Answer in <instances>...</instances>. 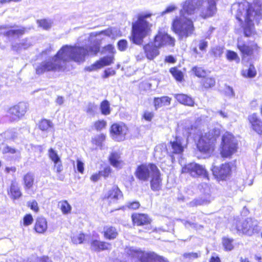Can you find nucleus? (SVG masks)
Returning <instances> with one entry per match:
<instances>
[{
    "label": "nucleus",
    "instance_id": "58836bf2",
    "mask_svg": "<svg viewBox=\"0 0 262 262\" xmlns=\"http://www.w3.org/2000/svg\"><path fill=\"white\" fill-rule=\"evenodd\" d=\"M25 32L24 28H19L15 29L10 30L7 32L9 36H19L23 34Z\"/></svg>",
    "mask_w": 262,
    "mask_h": 262
},
{
    "label": "nucleus",
    "instance_id": "9b49d317",
    "mask_svg": "<svg viewBox=\"0 0 262 262\" xmlns=\"http://www.w3.org/2000/svg\"><path fill=\"white\" fill-rule=\"evenodd\" d=\"M128 132V127L123 122L113 124L110 128V134L112 138L116 141H122L125 140Z\"/></svg>",
    "mask_w": 262,
    "mask_h": 262
},
{
    "label": "nucleus",
    "instance_id": "7c9ffc66",
    "mask_svg": "<svg viewBox=\"0 0 262 262\" xmlns=\"http://www.w3.org/2000/svg\"><path fill=\"white\" fill-rule=\"evenodd\" d=\"M237 48L243 55H250L253 53L254 46H248L238 40Z\"/></svg>",
    "mask_w": 262,
    "mask_h": 262
},
{
    "label": "nucleus",
    "instance_id": "69168bd1",
    "mask_svg": "<svg viewBox=\"0 0 262 262\" xmlns=\"http://www.w3.org/2000/svg\"><path fill=\"white\" fill-rule=\"evenodd\" d=\"M112 169L110 167H105L104 170L100 172L101 175L105 178L107 177L111 173Z\"/></svg>",
    "mask_w": 262,
    "mask_h": 262
},
{
    "label": "nucleus",
    "instance_id": "49530a36",
    "mask_svg": "<svg viewBox=\"0 0 262 262\" xmlns=\"http://www.w3.org/2000/svg\"><path fill=\"white\" fill-rule=\"evenodd\" d=\"M48 154L50 159L53 162H57L60 160V159L58 155H57V152L54 150L53 148H50L49 150Z\"/></svg>",
    "mask_w": 262,
    "mask_h": 262
},
{
    "label": "nucleus",
    "instance_id": "c756f323",
    "mask_svg": "<svg viewBox=\"0 0 262 262\" xmlns=\"http://www.w3.org/2000/svg\"><path fill=\"white\" fill-rule=\"evenodd\" d=\"M11 198L13 200L19 199L21 196V192L18 185L15 183L11 184L9 192Z\"/></svg>",
    "mask_w": 262,
    "mask_h": 262
},
{
    "label": "nucleus",
    "instance_id": "680f3d73",
    "mask_svg": "<svg viewBox=\"0 0 262 262\" xmlns=\"http://www.w3.org/2000/svg\"><path fill=\"white\" fill-rule=\"evenodd\" d=\"M116 72L115 70H112L111 69H108L104 71V74L103 76V78H107L109 76H113L115 75Z\"/></svg>",
    "mask_w": 262,
    "mask_h": 262
},
{
    "label": "nucleus",
    "instance_id": "ddd939ff",
    "mask_svg": "<svg viewBox=\"0 0 262 262\" xmlns=\"http://www.w3.org/2000/svg\"><path fill=\"white\" fill-rule=\"evenodd\" d=\"M204 2L198 10H200V16L204 19L213 16L216 11V0H204Z\"/></svg>",
    "mask_w": 262,
    "mask_h": 262
},
{
    "label": "nucleus",
    "instance_id": "f8f14e48",
    "mask_svg": "<svg viewBox=\"0 0 262 262\" xmlns=\"http://www.w3.org/2000/svg\"><path fill=\"white\" fill-rule=\"evenodd\" d=\"M28 110V105L25 102H19L9 108L8 116L12 121H17L21 119Z\"/></svg>",
    "mask_w": 262,
    "mask_h": 262
},
{
    "label": "nucleus",
    "instance_id": "09e8293b",
    "mask_svg": "<svg viewBox=\"0 0 262 262\" xmlns=\"http://www.w3.org/2000/svg\"><path fill=\"white\" fill-rule=\"evenodd\" d=\"M94 126L96 130H101L105 128L106 122L104 120H98L94 122Z\"/></svg>",
    "mask_w": 262,
    "mask_h": 262
},
{
    "label": "nucleus",
    "instance_id": "a878e982",
    "mask_svg": "<svg viewBox=\"0 0 262 262\" xmlns=\"http://www.w3.org/2000/svg\"><path fill=\"white\" fill-rule=\"evenodd\" d=\"M174 98L180 103L185 105L192 106L194 104L192 98L187 95L183 94H175Z\"/></svg>",
    "mask_w": 262,
    "mask_h": 262
},
{
    "label": "nucleus",
    "instance_id": "c85d7f7f",
    "mask_svg": "<svg viewBox=\"0 0 262 262\" xmlns=\"http://www.w3.org/2000/svg\"><path fill=\"white\" fill-rule=\"evenodd\" d=\"M103 234L105 238L113 239L118 235L116 229L112 226H105L103 229Z\"/></svg>",
    "mask_w": 262,
    "mask_h": 262
},
{
    "label": "nucleus",
    "instance_id": "0eeeda50",
    "mask_svg": "<svg viewBox=\"0 0 262 262\" xmlns=\"http://www.w3.org/2000/svg\"><path fill=\"white\" fill-rule=\"evenodd\" d=\"M238 148V142L236 138L229 132L225 133L222 137L220 152L223 158H230Z\"/></svg>",
    "mask_w": 262,
    "mask_h": 262
},
{
    "label": "nucleus",
    "instance_id": "c9c22d12",
    "mask_svg": "<svg viewBox=\"0 0 262 262\" xmlns=\"http://www.w3.org/2000/svg\"><path fill=\"white\" fill-rule=\"evenodd\" d=\"M85 239V235L81 232L74 233L71 236V240L74 244H82Z\"/></svg>",
    "mask_w": 262,
    "mask_h": 262
},
{
    "label": "nucleus",
    "instance_id": "9d476101",
    "mask_svg": "<svg viewBox=\"0 0 262 262\" xmlns=\"http://www.w3.org/2000/svg\"><path fill=\"white\" fill-rule=\"evenodd\" d=\"M182 173H188L193 177L202 176L208 179V174L205 167L195 163H190L182 168Z\"/></svg>",
    "mask_w": 262,
    "mask_h": 262
},
{
    "label": "nucleus",
    "instance_id": "a19ab883",
    "mask_svg": "<svg viewBox=\"0 0 262 262\" xmlns=\"http://www.w3.org/2000/svg\"><path fill=\"white\" fill-rule=\"evenodd\" d=\"M109 37L112 38H115L116 37L121 36V31L117 28L111 27L108 28Z\"/></svg>",
    "mask_w": 262,
    "mask_h": 262
},
{
    "label": "nucleus",
    "instance_id": "864d4df0",
    "mask_svg": "<svg viewBox=\"0 0 262 262\" xmlns=\"http://www.w3.org/2000/svg\"><path fill=\"white\" fill-rule=\"evenodd\" d=\"M106 136L104 134H101L96 136L94 139V142L97 146H101L102 142L105 140Z\"/></svg>",
    "mask_w": 262,
    "mask_h": 262
},
{
    "label": "nucleus",
    "instance_id": "1a4fd4ad",
    "mask_svg": "<svg viewBox=\"0 0 262 262\" xmlns=\"http://www.w3.org/2000/svg\"><path fill=\"white\" fill-rule=\"evenodd\" d=\"M158 169L154 164L148 163L138 166L135 172L136 177L140 181L146 182Z\"/></svg>",
    "mask_w": 262,
    "mask_h": 262
},
{
    "label": "nucleus",
    "instance_id": "f257e3e1",
    "mask_svg": "<svg viewBox=\"0 0 262 262\" xmlns=\"http://www.w3.org/2000/svg\"><path fill=\"white\" fill-rule=\"evenodd\" d=\"M100 50L98 45L90 47H79L65 45L57 54L47 60L43 61L36 67V73L41 75L47 72L64 71L70 61L83 62L89 55H95Z\"/></svg>",
    "mask_w": 262,
    "mask_h": 262
},
{
    "label": "nucleus",
    "instance_id": "338daca9",
    "mask_svg": "<svg viewBox=\"0 0 262 262\" xmlns=\"http://www.w3.org/2000/svg\"><path fill=\"white\" fill-rule=\"evenodd\" d=\"M101 176L100 172L94 173L91 176L90 180L94 182H97L100 179Z\"/></svg>",
    "mask_w": 262,
    "mask_h": 262
},
{
    "label": "nucleus",
    "instance_id": "79ce46f5",
    "mask_svg": "<svg viewBox=\"0 0 262 262\" xmlns=\"http://www.w3.org/2000/svg\"><path fill=\"white\" fill-rule=\"evenodd\" d=\"M100 110L102 114L107 115L110 114V104L107 101H103L100 105Z\"/></svg>",
    "mask_w": 262,
    "mask_h": 262
},
{
    "label": "nucleus",
    "instance_id": "423d86ee",
    "mask_svg": "<svg viewBox=\"0 0 262 262\" xmlns=\"http://www.w3.org/2000/svg\"><path fill=\"white\" fill-rule=\"evenodd\" d=\"M220 135V129L213 127L203 133L198 141L197 147L203 153L210 154L214 149L217 138Z\"/></svg>",
    "mask_w": 262,
    "mask_h": 262
},
{
    "label": "nucleus",
    "instance_id": "8fccbe9b",
    "mask_svg": "<svg viewBox=\"0 0 262 262\" xmlns=\"http://www.w3.org/2000/svg\"><path fill=\"white\" fill-rule=\"evenodd\" d=\"M37 24L40 27L45 30L49 29L51 27V23L46 19L38 20Z\"/></svg>",
    "mask_w": 262,
    "mask_h": 262
},
{
    "label": "nucleus",
    "instance_id": "0e129e2a",
    "mask_svg": "<svg viewBox=\"0 0 262 262\" xmlns=\"http://www.w3.org/2000/svg\"><path fill=\"white\" fill-rule=\"evenodd\" d=\"M77 168L78 171L81 173H83L84 171V163L80 160H77Z\"/></svg>",
    "mask_w": 262,
    "mask_h": 262
},
{
    "label": "nucleus",
    "instance_id": "de8ad7c7",
    "mask_svg": "<svg viewBox=\"0 0 262 262\" xmlns=\"http://www.w3.org/2000/svg\"><path fill=\"white\" fill-rule=\"evenodd\" d=\"M33 218L31 214H27L24 216L23 220V224L24 226L31 225L33 222Z\"/></svg>",
    "mask_w": 262,
    "mask_h": 262
},
{
    "label": "nucleus",
    "instance_id": "39448f33",
    "mask_svg": "<svg viewBox=\"0 0 262 262\" xmlns=\"http://www.w3.org/2000/svg\"><path fill=\"white\" fill-rule=\"evenodd\" d=\"M125 252L127 257L121 262H166L154 252H146L136 247L127 248Z\"/></svg>",
    "mask_w": 262,
    "mask_h": 262
},
{
    "label": "nucleus",
    "instance_id": "473e14b6",
    "mask_svg": "<svg viewBox=\"0 0 262 262\" xmlns=\"http://www.w3.org/2000/svg\"><path fill=\"white\" fill-rule=\"evenodd\" d=\"M58 206L63 214H68L71 213L72 206L66 200H62L58 203Z\"/></svg>",
    "mask_w": 262,
    "mask_h": 262
},
{
    "label": "nucleus",
    "instance_id": "20e7f679",
    "mask_svg": "<svg viewBox=\"0 0 262 262\" xmlns=\"http://www.w3.org/2000/svg\"><path fill=\"white\" fill-rule=\"evenodd\" d=\"M152 15V13L143 12L138 14L136 20L132 23L131 40L136 44L140 45L143 39L151 32L152 24L146 20Z\"/></svg>",
    "mask_w": 262,
    "mask_h": 262
},
{
    "label": "nucleus",
    "instance_id": "774afa93",
    "mask_svg": "<svg viewBox=\"0 0 262 262\" xmlns=\"http://www.w3.org/2000/svg\"><path fill=\"white\" fill-rule=\"evenodd\" d=\"M208 46V43L205 40H201L199 42V48L202 51L205 50Z\"/></svg>",
    "mask_w": 262,
    "mask_h": 262
},
{
    "label": "nucleus",
    "instance_id": "3c124183",
    "mask_svg": "<svg viewBox=\"0 0 262 262\" xmlns=\"http://www.w3.org/2000/svg\"><path fill=\"white\" fill-rule=\"evenodd\" d=\"M97 106L94 103H90L88 104L86 112L91 116H94L95 115Z\"/></svg>",
    "mask_w": 262,
    "mask_h": 262
},
{
    "label": "nucleus",
    "instance_id": "bb28decb",
    "mask_svg": "<svg viewBox=\"0 0 262 262\" xmlns=\"http://www.w3.org/2000/svg\"><path fill=\"white\" fill-rule=\"evenodd\" d=\"M171 99L168 96L155 98L154 103L156 110L163 106L169 105L170 104Z\"/></svg>",
    "mask_w": 262,
    "mask_h": 262
},
{
    "label": "nucleus",
    "instance_id": "f704fd0d",
    "mask_svg": "<svg viewBox=\"0 0 262 262\" xmlns=\"http://www.w3.org/2000/svg\"><path fill=\"white\" fill-rule=\"evenodd\" d=\"M256 75V71L253 65H250L248 69L242 71V75L246 78H253Z\"/></svg>",
    "mask_w": 262,
    "mask_h": 262
},
{
    "label": "nucleus",
    "instance_id": "7ed1b4c3",
    "mask_svg": "<svg viewBox=\"0 0 262 262\" xmlns=\"http://www.w3.org/2000/svg\"><path fill=\"white\" fill-rule=\"evenodd\" d=\"M232 11H234L236 19L241 23L245 35L250 36L253 31V21L258 20L261 18L262 9L260 7L255 9L250 8L249 3L244 1L233 4Z\"/></svg>",
    "mask_w": 262,
    "mask_h": 262
},
{
    "label": "nucleus",
    "instance_id": "6e6d98bb",
    "mask_svg": "<svg viewBox=\"0 0 262 262\" xmlns=\"http://www.w3.org/2000/svg\"><path fill=\"white\" fill-rule=\"evenodd\" d=\"M127 47V42L126 40H121L118 42V48L121 51L126 50Z\"/></svg>",
    "mask_w": 262,
    "mask_h": 262
},
{
    "label": "nucleus",
    "instance_id": "c03bdc74",
    "mask_svg": "<svg viewBox=\"0 0 262 262\" xmlns=\"http://www.w3.org/2000/svg\"><path fill=\"white\" fill-rule=\"evenodd\" d=\"M226 58L230 61L235 60L237 61V62L239 61V58L236 53L230 50L227 51Z\"/></svg>",
    "mask_w": 262,
    "mask_h": 262
},
{
    "label": "nucleus",
    "instance_id": "4be33fe9",
    "mask_svg": "<svg viewBox=\"0 0 262 262\" xmlns=\"http://www.w3.org/2000/svg\"><path fill=\"white\" fill-rule=\"evenodd\" d=\"M111 248V245L105 242L93 240L91 243V249L95 251L99 252L101 250H108Z\"/></svg>",
    "mask_w": 262,
    "mask_h": 262
},
{
    "label": "nucleus",
    "instance_id": "f03ea898",
    "mask_svg": "<svg viewBox=\"0 0 262 262\" xmlns=\"http://www.w3.org/2000/svg\"><path fill=\"white\" fill-rule=\"evenodd\" d=\"M204 2V0H186L181 4L180 15L172 19L171 27L180 39L186 38L193 34L195 27L189 16L194 15Z\"/></svg>",
    "mask_w": 262,
    "mask_h": 262
},
{
    "label": "nucleus",
    "instance_id": "37998d69",
    "mask_svg": "<svg viewBox=\"0 0 262 262\" xmlns=\"http://www.w3.org/2000/svg\"><path fill=\"white\" fill-rule=\"evenodd\" d=\"M233 240L228 238H223L222 243L226 250L230 251L233 248Z\"/></svg>",
    "mask_w": 262,
    "mask_h": 262
},
{
    "label": "nucleus",
    "instance_id": "5701e85b",
    "mask_svg": "<svg viewBox=\"0 0 262 262\" xmlns=\"http://www.w3.org/2000/svg\"><path fill=\"white\" fill-rule=\"evenodd\" d=\"M132 218L134 224L137 226L145 225L150 222V219L145 214L135 213L132 215Z\"/></svg>",
    "mask_w": 262,
    "mask_h": 262
},
{
    "label": "nucleus",
    "instance_id": "393cba45",
    "mask_svg": "<svg viewBox=\"0 0 262 262\" xmlns=\"http://www.w3.org/2000/svg\"><path fill=\"white\" fill-rule=\"evenodd\" d=\"M109 161L113 167L118 169L121 168L124 165L120 155L116 152H113L111 154Z\"/></svg>",
    "mask_w": 262,
    "mask_h": 262
},
{
    "label": "nucleus",
    "instance_id": "aec40b11",
    "mask_svg": "<svg viewBox=\"0 0 262 262\" xmlns=\"http://www.w3.org/2000/svg\"><path fill=\"white\" fill-rule=\"evenodd\" d=\"M158 48L160 47L156 46L155 42L144 46L143 49L147 58L152 60L158 56L159 54Z\"/></svg>",
    "mask_w": 262,
    "mask_h": 262
},
{
    "label": "nucleus",
    "instance_id": "6e6552de",
    "mask_svg": "<svg viewBox=\"0 0 262 262\" xmlns=\"http://www.w3.org/2000/svg\"><path fill=\"white\" fill-rule=\"evenodd\" d=\"M257 224L256 220L251 219H247L243 221L234 220L231 228L232 230H236L237 231L251 234L257 230Z\"/></svg>",
    "mask_w": 262,
    "mask_h": 262
},
{
    "label": "nucleus",
    "instance_id": "a211bd4d",
    "mask_svg": "<svg viewBox=\"0 0 262 262\" xmlns=\"http://www.w3.org/2000/svg\"><path fill=\"white\" fill-rule=\"evenodd\" d=\"M113 56L104 57L97 61L91 66L88 67L87 70L89 71L97 70L102 68L104 66L110 65L112 63H113Z\"/></svg>",
    "mask_w": 262,
    "mask_h": 262
},
{
    "label": "nucleus",
    "instance_id": "4468645a",
    "mask_svg": "<svg viewBox=\"0 0 262 262\" xmlns=\"http://www.w3.org/2000/svg\"><path fill=\"white\" fill-rule=\"evenodd\" d=\"M154 42L155 45L160 48L164 46H173L175 39L169 35L165 30L161 29L159 30L158 33L155 36Z\"/></svg>",
    "mask_w": 262,
    "mask_h": 262
},
{
    "label": "nucleus",
    "instance_id": "5fc2aeb1",
    "mask_svg": "<svg viewBox=\"0 0 262 262\" xmlns=\"http://www.w3.org/2000/svg\"><path fill=\"white\" fill-rule=\"evenodd\" d=\"M27 204L28 206L34 212H37L38 211L39 207L37 202L35 200L28 202Z\"/></svg>",
    "mask_w": 262,
    "mask_h": 262
},
{
    "label": "nucleus",
    "instance_id": "cd10ccee",
    "mask_svg": "<svg viewBox=\"0 0 262 262\" xmlns=\"http://www.w3.org/2000/svg\"><path fill=\"white\" fill-rule=\"evenodd\" d=\"M103 36L109 37L108 28L101 31L92 32L88 36H86L85 38H87L88 39V41L91 42L94 40V38H96V40L102 39V36Z\"/></svg>",
    "mask_w": 262,
    "mask_h": 262
},
{
    "label": "nucleus",
    "instance_id": "f3484780",
    "mask_svg": "<svg viewBox=\"0 0 262 262\" xmlns=\"http://www.w3.org/2000/svg\"><path fill=\"white\" fill-rule=\"evenodd\" d=\"M123 194L120 189L116 185H114L108 190L105 197L110 203H115L118 200L122 198Z\"/></svg>",
    "mask_w": 262,
    "mask_h": 262
},
{
    "label": "nucleus",
    "instance_id": "6ab92c4d",
    "mask_svg": "<svg viewBox=\"0 0 262 262\" xmlns=\"http://www.w3.org/2000/svg\"><path fill=\"white\" fill-rule=\"evenodd\" d=\"M231 164L229 163L223 164L219 168H214L213 172L221 179L224 180L229 177L231 173Z\"/></svg>",
    "mask_w": 262,
    "mask_h": 262
},
{
    "label": "nucleus",
    "instance_id": "13d9d810",
    "mask_svg": "<svg viewBox=\"0 0 262 262\" xmlns=\"http://www.w3.org/2000/svg\"><path fill=\"white\" fill-rule=\"evenodd\" d=\"M154 116V114L152 112L145 111L143 115V118L147 121H150Z\"/></svg>",
    "mask_w": 262,
    "mask_h": 262
},
{
    "label": "nucleus",
    "instance_id": "2eb2a0df",
    "mask_svg": "<svg viewBox=\"0 0 262 262\" xmlns=\"http://www.w3.org/2000/svg\"><path fill=\"white\" fill-rule=\"evenodd\" d=\"M186 142L185 139L181 137H176L173 141H170L169 149L172 154H181L186 147Z\"/></svg>",
    "mask_w": 262,
    "mask_h": 262
},
{
    "label": "nucleus",
    "instance_id": "dca6fc26",
    "mask_svg": "<svg viewBox=\"0 0 262 262\" xmlns=\"http://www.w3.org/2000/svg\"><path fill=\"white\" fill-rule=\"evenodd\" d=\"M251 128L259 135H262V120L256 113L248 116Z\"/></svg>",
    "mask_w": 262,
    "mask_h": 262
},
{
    "label": "nucleus",
    "instance_id": "052dcab7",
    "mask_svg": "<svg viewBox=\"0 0 262 262\" xmlns=\"http://www.w3.org/2000/svg\"><path fill=\"white\" fill-rule=\"evenodd\" d=\"M54 169L58 173H60L63 169L62 163L61 160H59L57 162H54Z\"/></svg>",
    "mask_w": 262,
    "mask_h": 262
},
{
    "label": "nucleus",
    "instance_id": "e433bc0d",
    "mask_svg": "<svg viewBox=\"0 0 262 262\" xmlns=\"http://www.w3.org/2000/svg\"><path fill=\"white\" fill-rule=\"evenodd\" d=\"M53 124L49 120L42 119L39 123V128L41 130H47L49 128L52 127Z\"/></svg>",
    "mask_w": 262,
    "mask_h": 262
},
{
    "label": "nucleus",
    "instance_id": "72a5a7b5",
    "mask_svg": "<svg viewBox=\"0 0 262 262\" xmlns=\"http://www.w3.org/2000/svg\"><path fill=\"white\" fill-rule=\"evenodd\" d=\"M24 188L26 190L29 189L33 185L34 177L33 174L28 173L24 177Z\"/></svg>",
    "mask_w": 262,
    "mask_h": 262
},
{
    "label": "nucleus",
    "instance_id": "e2e57ef3",
    "mask_svg": "<svg viewBox=\"0 0 262 262\" xmlns=\"http://www.w3.org/2000/svg\"><path fill=\"white\" fill-rule=\"evenodd\" d=\"M126 206L129 209H136L139 207L140 203L138 202H133L131 203H128Z\"/></svg>",
    "mask_w": 262,
    "mask_h": 262
},
{
    "label": "nucleus",
    "instance_id": "a18cd8bd",
    "mask_svg": "<svg viewBox=\"0 0 262 262\" xmlns=\"http://www.w3.org/2000/svg\"><path fill=\"white\" fill-rule=\"evenodd\" d=\"M202 83L205 88H209L214 85L215 80L212 78L207 77L203 79Z\"/></svg>",
    "mask_w": 262,
    "mask_h": 262
},
{
    "label": "nucleus",
    "instance_id": "bf43d9fd",
    "mask_svg": "<svg viewBox=\"0 0 262 262\" xmlns=\"http://www.w3.org/2000/svg\"><path fill=\"white\" fill-rule=\"evenodd\" d=\"M3 152L4 154L10 153V154H19V152L17 151L14 148H12L9 146H5L3 149Z\"/></svg>",
    "mask_w": 262,
    "mask_h": 262
},
{
    "label": "nucleus",
    "instance_id": "b1692460",
    "mask_svg": "<svg viewBox=\"0 0 262 262\" xmlns=\"http://www.w3.org/2000/svg\"><path fill=\"white\" fill-rule=\"evenodd\" d=\"M48 229L47 220L43 217H39L36 220L34 225L35 231L38 233H45Z\"/></svg>",
    "mask_w": 262,
    "mask_h": 262
},
{
    "label": "nucleus",
    "instance_id": "4d7b16f0",
    "mask_svg": "<svg viewBox=\"0 0 262 262\" xmlns=\"http://www.w3.org/2000/svg\"><path fill=\"white\" fill-rule=\"evenodd\" d=\"M193 71L198 77H204L206 74L205 71L201 68H193Z\"/></svg>",
    "mask_w": 262,
    "mask_h": 262
},
{
    "label": "nucleus",
    "instance_id": "412c9836",
    "mask_svg": "<svg viewBox=\"0 0 262 262\" xmlns=\"http://www.w3.org/2000/svg\"><path fill=\"white\" fill-rule=\"evenodd\" d=\"M150 178L151 189L154 191L160 190L162 186V179L159 169H158Z\"/></svg>",
    "mask_w": 262,
    "mask_h": 262
},
{
    "label": "nucleus",
    "instance_id": "4c0bfd02",
    "mask_svg": "<svg viewBox=\"0 0 262 262\" xmlns=\"http://www.w3.org/2000/svg\"><path fill=\"white\" fill-rule=\"evenodd\" d=\"M224 48L221 46H216L211 48L210 53L216 57H220L224 52Z\"/></svg>",
    "mask_w": 262,
    "mask_h": 262
},
{
    "label": "nucleus",
    "instance_id": "603ef678",
    "mask_svg": "<svg viewBox=\"0 0 262 262\" xmlns=\"http://www.w3.org/2000/svg\"><path fill=\"white\" fill-rule=\"evenodd\" d=\"M177 9V7L175 5H170L168 6L165 10L161 12L160 15L164 16L167 13H172Z\"/></svg>",
    "mask_w": 262,
    "mask_h": 262
},
{
    "label": "nucleus",
    "instance_id": "2f4dec72",
    "mask_svg": "<svg viewBox=\"0 0 262 262\" xmlns=\"http://www.w3.org/2000/svg\"><path fill=\"white\" fill-rule=\"evenodd\" d=\"M31 43L27 40L24 39L19 43H15L12 46V49L16 52H19L22 50H25L31 46Z\"/></svg>",
    "mask_w": 262,
    "mask_h": 262
},
{
    "label": "nucleus",
    "instance_id": "ea45409f",
    "mask_svg": "<svg viewBox=\"0 0 262 262\" xmlns=\"http://www.w3.org/2000/svg\"><path fill=\"white\" fill-rule=\"evenodd\" d=\"M170 72L174 77V78L179 81H181L183 77L182 72L177 69L176 68H172L170 69Z\"/></svg>",
    "mask_w": 262,
    "mask_h": 262
}]
</instances>
